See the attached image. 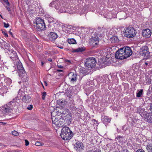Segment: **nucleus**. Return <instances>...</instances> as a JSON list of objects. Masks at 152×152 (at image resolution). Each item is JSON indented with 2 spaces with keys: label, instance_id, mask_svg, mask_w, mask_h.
Wrapping results in <instances>:
<instances>
[{
  "label": "nucleus",
  "instance_id": "f257e3e1",
  "mask_svg": "<svg viewBox=\"0 0 152 152\" xmlns=\"http://www.w3.org/2000/svg\"><path fill=\"white\" fill-rule=\"evenodd\" d=\"M60 135L63 139L67 140H70L72 137L73 133L68 127H64L61 130Z\"/></svg>",
  "mask_w": 152,
  "mask_h": 152
},
{
  "label": "nucleus",
  "instance_id": "f03ea898",
  "mask_svg": "<svg viewBox=\"0 0 152 152\" xmlns=\"http://www.w3.org/2000/svg\"><path fill=\"white\" fill-rule=\"evenodd\" d=\"M34 26L35 28L39 31L45 30L46 28L44 20L39 18L36 19Z\"/></svg>",
  "mask_w": 152,
  "mask_h": 152
},
{
  "label": "nucleus",
  "instance_id": "7ed1b4c3",
  "mask_svg": "<svg viewBox=\"0 0 152 152\" xmlns=\"http://www.w3.org/2000/svg\"><path fill=\"white\" fill-rule=\"evenodd\" d=\"M125 47L121 48L116 52L115 54V58L119 59H124L127 58L125 50Z\"/></svg>",
  "mask_w": 152,
  "mask_h": 152
},
{
  "label": "nucleus",
  "instance_id": "20e7f679",
  "mask_svg": "<svg viewBox=\"0 0 152 152\" xmlns=\"http://www.w3.org/2000/svg\"><path fill=\"white\" fill-rule=\"evenodd\" d=\"M15 100L14 99L7 104L4 105L2 107V109L5 113L10 112L15 106L16 103L15 102Z\"/></svg>",
  "mask_w": 152,
  "mask_h": 152
},
{
  "label": "nucleus",
  "instance_id": "39448f33",
  "mask_svg": "<svg viewBox=\"0 0 152 152\" xmlns=\"http://www.w3.org/2000/svg\"><path fill=\"white\" fill-rule=\"evenodd\" d=\"M95 67H81L80 69V75H85L95 71Z\"/></svg>",
  "mask_w": 152,
  "mask_h": 152
},
{
  "label": "nucleus",
  "instance_id": "423d86ee",
  "mask_svg": "<svg viewBox=\"0 0 152 152\" xmlns=\"http://www.w3.org/2000/svg\"><path fill=\"white\" fill-rule=\"evenodd\" d=\"M136 34L135 31L132 27H127L125 30L124 35L128 38H133Z\"/></svg>",
  "mask_w": 152,
  "mask_h": 152
},
{
  "label": "nucleus",
  "instance_id": "0eeeda50",
  "mask_svg": "<svg viewBox=\"0 0 152 152\" xmlns=\"http://www.w3.org/2000/svg\"><path fill=\"white\" fill-rule=\"evenodd\" d=\"M99 34L96 33L94 37H92L90 39V42L93 47L97 48L99 44Z\"/></svg>",
  "mask_w": 152,
  "mask_h": 152
},
{
  "label": "nucleus",
  "instance_id": "6e6552de",
  "mask_svg": "<svg viewBox=\"0 0 152 152\" xmlns=\"http://www.w3.org/2000/svg\"><path fill=\"white\" fill-rule=\"evenodd\" d=\"M97 63L95 58L94 57H89L86 59L85 66H95Z\"/></svg>",
  "mask_w": 152,
  "mask_h": 152
},
{
  "label": "nucleus",
  "instance_id": "1a4fd4ad",
  "mask_svg": "<svg viewBox=\"0 0 152 152\" xmlns=\"http://www.w3.org/2000/svg\"><path fill=\"white\" fill-rule=\"evenodd\" d=\"M140 53L141 56L144 57L148 56L150 54L148 47L145 46L141 48Z\"/></svg>",
  "mask_w": 152,
  "mask_h": 152
},
{
  "label": "nucleus",
  "instance_id": "9d476101",
  "mask_svg": "<svg viewBox=\"0 0 152 152\" xmlns=\"http://www.w3.org/2000/svg\"><path fill=\"white\" fill-rule=\"evenodd\" d=\"M151 34V30L148 28L143 29L142 32V36L145 38H150Z\"/></svg>",
  "mask_w": 152,
  "mask_h": 152
},
{
  "label": "nucleus",
  "instance_id": "9b49d317",
  "mask_svg": "<svg viewBox=\"0 0 152 152\" xmlns=\"http://www.w3.org/2000/svg\"><path fill=\"white\" fill-rule=\"evenodd\" d=\"M50 7H54L56 9H59L60 8V12H65V11H61V7L60 8V4L58 1H53L49 4Z\"/></svg>",
  "mask_w": 152,
  "mask_h": 152
},
{
  "label": "nucleus",
  "instance_id": "f8f14e48",
  "mask_svg": "<svg viewBox=\"0 0 152 152\" xmlns=\"http://www.w3.org/2000/svg\"><path fill=\"white\" fill-rule=\"evenodd\" d=\"M74 148L75 149L77 152L82 151L84 148L83 143L80 141L77 142L74 145Z\"/></svg>",
  "mask_w": 152,
  "mask_h": 152
},
{
  "label": "nucleus",
  "instance_id": "ddd939ff",
  "mask_svg": "<svg viewBox=\"0 0 152 152\" xmlns=\"http://www.w3.org/2000/svg\"><path fill=\"white\" fill-rule=\"evenodd\" d=\"M48 37L49 40L53 42L58 37V35L55 32H51L48 34Z\"/></svg>",
  "mask_w": 152,
  "mask_h": 152
},
{
  "label": "nucleus",
  "instance_id": "4468645a",
  "mask_svg": "<svg viewBox=\"0 0 152 152\" xmlns=\"http://www.w3.org/2000/svg\"><path fill=\"white\" fill-rule=\"evenodd\" d=\"M69 79L73 83L77 80V75L76 73L71 72L69 74Z\"/></svg>",
  "mask_w": 152,
  "mask_h": 152
},
{
  "label": "nucleus",
  "instance_id": "2eb2a0df",
  "mask_svg": "<svg viewBox=\"0 0 152 152\" xmlns=\"http://www.w3.org/2000/svg\"><path fill=\"white\" fill-rule=\"evenodd\" d=\"M17 71L20 77H23L25 75L26 72L23 67H16Z\"/></svg>",
  "mask_w": 152,
  "mask_h": 152
},
{
  "label": "nucleus",
  "instance_id": "dca6fc26",
  "mask_svg": "<svg viewBox=\"0 0 152 152\" xmlns=\"http://www.w3.org/2000/svg\"><path fill=\"white\" fill-rule=\"evenodd\" d=\"M144 118L145 121L149 123L152 122V114L150 113H146L145 115Z\"/></svg>",
  "mask_w": 152,
  "mask_h": 152
},
{
  "label": "nucleus",
  "instance_id": "f3484780",
  "mask_svg": "<svg viewBox=\"0 0 152 152\" xmlns=\"http://www.w3.org/2000/svg\"><path fill=\"white\" fill-rule=\"evenodd\" d=\"M10 54L9 55L10 56V58L12 60L14 61L18 58L16 52L12 50V51H10Z\"/></svg>",
  "mask_w": 152,
  "mask_h": 152
},
{
  "label": "nucleus",
  "instance_id": "a211bd4d",
  "mask_svg": "<svg viewBox=\"0 0 152 152\" xmlns=\"http://www.w3.org/2000/svg\"><path fill=\"white\" fill-rule=\"evenodd\" d=\"M125 51H126V57L127 58L130 57L132 54V51L130 48L129 47H125Z\"/></svg>",
  "mask_w": 152,
  "mask_h": 152
},
{
  "label": "nucleus",
  "instance_id": "6ab92c4d",
  "mask_svg": "<svg viewBox=\"0 0 152 152\" xmlns=\"http://www.w3.org/2000/svg\"><path fill=\"white\" fill-rule=\"evenodd\" d=\"M31 100V97L28 94H25V95H24L22 98V101L23 102L26 103L29 102Z\"/></svg>",
  "mask_w": 152,
  "mask_h": 152
},
{
  "label": "nucleus",
  "instance_id": "aec40b11",
  "mask_svg": "<svg viewBox=\"0 0 152 152\" xmlns=\"http://www.w3.org/2000/svg\"><path fill=\"white\" fill-rule=\"evenodd\" d=\"M102 121L106 125L110 122V120L109 118L107 116L102 117Z\"/></svg>",
  "mask_w": 152,
  "mask_h": 152
},
{
  "label": "nucleus",
  "instance_id": "412c9836",
  "mask_svg": "<svg viewBox=\"0 0 152 152\" xmlns=\"http://www.w3.org/2000/svg\"><path fill=\"white\" fill-rule=\"evenodd\" d=\"M53 124H54L56 125L59 126L60 124L61 125V124L59 123V121L58 120L57 118L55 117H53L52 118Z\"/></svg>",
  "mask_w": 152,
  "mask_h": 152
},
{
  "label": "nucleus",
  "instance_id": "4be33fe9",
  "mask_svg": "<svg viewBox=\"0 0 152 152\" xmlns=\"http://www.w3.org/2000/svg\"><path fill=\"white\" fill-rule=\"evenodd\" d=\"M14 64L15 66H22V64L18 58L15 60Z\"/></svg>",
  "mask_w": 152,
  "mask_h": 152
},
{
  "label": "nucleus",
  "instance_id": "5701e85b",
  "mask_svg": "<svg viewBox=\"0 0 152 152\" xmlns=\"http://www.w3.org/2000/svg\"><path fill=\"white\" fill-rule=\"evenodd\" d=\"M85 50V48L84 47H80L73 50L74 52H82Z\"/></svg>",
  "mask_w": 152,
  "mask_h": 152
},
{
  "label": "nucleus",
  "instance_id": "b1692460",
  "mask_svg": "<svg viewBox=\"0 0 152 152\" xmlns=\"http://www.w3.org/2000/svg\"><path fill=\"white\" fill-rule=\"evenodd\" d=\"M5 51L8 54H10V51H12V50L10 48V46L9 45H7L6 47L4 49Z\"/></svg>",
  "mask_w": 152,
  "mask_h": 152
},
{
  "label": "nucleus",
  "instance_id": "393cba45",
  "mask_svg": "<svg viewBox=\"0 0 152 152\" xmlns=\"http://www.w3.org/2000/svg\"><path fill=\"white\" fill-rule=\"evenodd\" d=\"M112 42H116L118 41L119 39L116 36L112 37L110 39Z\"/></svg>",
  "mask_w": 152,
  "mask_h": 152
},
{
  "label": "nucleus",
  "instance_id": "a878e982",
  "mask_svg": "<svg viewBox=\"0 0 152 152\" xmlns=\"http://www.w3.org/2000/svg\"><path fill=\"white\" fill-rule=\"evenodd\" d=\"M67 42L70 44H75L76 43V40L73 38L68 39Z\"/></svg>",
  "mask_w": 152,
  "mask_h": 152
},
{
  "label": "nucleus",
  "instance_id": "bb28decb",
  "mask_svg": "<svg viewBox=\"0 0 152 152\" xmlns=\"http://www.w3.org/2000/svg\"><path fill=\"white\" fill-rule=\"evenodd\" d=\"M143 89H142L139 91L138 93H137V96L138 97H140L142 94Z\"/></svg>",
  "mask_w": 152,
  "mask_h": 152
},
{
  "label": "nucleus",
  "instance_id": "cd10ccee",
  "mask_svg": "<svg viewBox=\"0 0 152 152\" xmlns=\"http://www.w3.org/2000/svg\"><path fill=\"white\" fill-rule=\"evenodd\" d=\"M24 94V92L21 89H20L18 92V96L21 97Z\"/></svg>",
  "mask_w": 152,
  "mask_h": 152
},
{
  "label": "nucleus",
  "instance_id": "c85d7f7f",
  "mask_svg": "<svg viewBox=\"0 0 152 152\" xmlns=\"http://www.w3.org/2000/svg\"><path fill=\"white\" fill-rule=\"evenodd\" d=\"M42 95V99L43 100H44L45 99L46 96L47 95L46 93L45 92H41Z\"/></svg>",
  "mask_w": 152,
  "mask_h": 152
},
{
  "label": "nucleus",
  "instance_id": "c756f323",
  "mask_svg": "<svg viewBox=\"0 0 152 152\" xmlns=\"http://www.w3.org/2000/svg\"><path fill=\"white\" fill-rule=\"evenodd\" d=\"M146 149L149 152H151L152 151V147L149 145H147Z\"/></svg>",
  "mask_w": 152,
  "mask_h": 152
},
{
  "label": "nucleus",
  "instance_id": "7c9ffc66",
  "mask_svg": "<svg viewBox=\"0 0 152 152\" xmlns=\"http://www.w3.org/2000/svg\"><path fill=\"white\" fill-rule=\"evenodd\" d=\"M12 134L15 136H18L19 135L18 132L16 131H12Z\"/></svg>",
  "mask_w": 152,
  "mask_h": 152
},
{
  "label": "nucleus",
  "instance_id": "2f4dec72",
  "mask_svg": "<svg viewBox=\"0 0 152 152\" xmlns=\"http://www.w3.org/2000/svg\"><path fill=\"white\" fill-rule=\"evenodd\" d=\"M143 65L144 66H151L150 62H148V61L144 63V64H143Z\"/></svg>",
  "mask_w": 152,
  "mask_h": 152
},
{
  "label": "nucleus",
  "instance_id": "473e14b6",
  "mask_svg": "<svg viewBox=\"0 0 152 152\" xmlns=\"http://www.w3.org/2000/svg\"><path fill=\"white\" fill-rule=\"evenodd\" d=\"M35 145L36 146H40L42 145V143L39 142H36Z\"/></svg>",
  "mask_w": 152,
  "mask_h": 152
},
{
  "label": "nucleus",
  "instance_id": "72a5a7b5",
  "mask_svg": "<svg viewBox=\"0 0 152 152\" xmlns=\"http://www.w3.org/2000/svg\"><path fill=\"white\" fill-rule=\"evenodd\" d=\"M65 62L66 63H67V64L69 65L72 64V62L68 60H65Z\"/></svg>",
  "mask_w": 152,
  "mask_h": 152
},
{
  "label": "nucleus",
  "instance_id": "f704fd0d",
  "mask_svg": "<svg viewBox=\"0 0 152 152\" xmlns=\"http://www.w3.org/2000/svg\"><path fill=\"white\" fill-rule=\"evenodd\" d=\"M2 32L4 35L6 37H8V35L7 33L3 30H2Z\"/></svg>",
  "mask_w": 152,
  "mask_h": 152
},
{
  "label": "nucleus",
  "instance_id": "c9c22d12",
  "mask_svg": "<svg viewBox=\"0 0 152 152\" xmlns=\"http://www.w3.org/2000/svg\"><path fill=\"white\" fill-rule=\"evenodd\" d=\"M33 108V106L32 105H29L28 106V107L27 108V109L29 110H31Z\"/></svg>",
  "mask_w": 152,
  "mask_h": 152
},
{
  "label": "nucleus",
  "instance_id": "e433bc0d",
  "mask_svg": "<svg viewBox=\"0 0 152 152\" xmlns=\"http://www.w3.org/2000/svg\"><path fill=\"white\" fill-rule=\"evenodd\" d=\"M4 2L6 3V4H7L8 6H10V4L8 2V0H3Z\"/></svg>",
  "mask_w": 152,
  "mask_h": 152
},
{
  "label": "nucleus",
  "instance_id": "4c0bfd02",
  "mask_svg": "<svg viewBox=\"0 0 152 152\" xmlns=\"http://www.w3.org/2000/svg\"><path fill=\"white\" fill-rule=\"evenodd\" d=\"M122 137L121 136H118L116 138V139L117 140H118L119 141L120 140H121L120 139H122Z\"/></svg>",
  "mask_w": 152,
  "mask_h": 152
},
{
  "label": "nucleus",
  "instance_id": "58836bf2",
  "mask_svg": "<svg viewBox=\"0 0 152 152\" xmlns=\"http://www.w3.org/2000/svg\"><path fill=\"white\" fill-rule=\"evenodd\" d=\"M68 112V110H66L65 111L62 112L61 114L62 115L66 114Z\"/></svg>",
  "mask_w": 152,
  "mask_h": 152
},
{
  "label": "nucleus",
  "instance_id": "ea45409f",
  "mask_svg": "<svg viewBox=\"0 0 152 152\" xmlns=\"http://www.w3.org/2000/svg\"><path fill=\"white\" fill-rule=\"evenodd\" d=\"M87 152H101V151L99 150H96L95 151H92L91 150H89Z\"/></svg>",
  "mask_w": 152,
  "mask_h": 152
},
{
  "label": "nucleus",
  "instance_id": "a19ab883",
  "mask_svg": "<svg viewBox=\"0 0 152 152\" xmlns=\"http://www.w3.org/2000/svg\"><path fill=\"white\" fill-rule=\"evenodd\" d=\"M4 27L6 28L8 27L9 26V24L8 23H4Z\"/></svg>",
  "mask_w": 152,
  "mask_h": 152
},
{
  "label": "nucleus",
  "instance_id": "79ce46f5",
  "mask_svg": "<svg viewBox=\"0 0 152 152\" xmlns=\"http://www.w3.org/2000/svg\"><path fill=\"white\" fill-rule=\"evenodd\" d=\"M25 145L26 146H27L29 145V142L27 140H25Z\"/></svg>",
  "mask_w": 152,
  "mask_h": 152
},
{
  "label": "nucleus",
  "instance_id": "37998d69",
  "mask_svg": "<svg viewBox=\"0 0 152 152\" xmlns=\"http://www.w3.org/2000/svg\"><path fill=\"white\" fill-rule=\"evenodd\" d=\"M6 7L7 9L10 12V13H11V12L10 8L9 7H8L7 6H6Z\"/></svg>",
  "mask_w": 152,
  "mask_h": 152
},
{
  "label": "nucleus",
  "instance_id": "c03bdc74",
  "mask_svg": "<svg viewBox=\"0 0 152 152\" xmlns=\"http://www.w3.org/2000/svg\"><path fill=\"white\" fill-rule=\"evenodd\" d=\"M136 152H145V151L143 150L139 149L137 150Z\"/></svg>",
  "mask_w": 152,
  "mask_h": 152
},
{
  "label": "nucleus",
  "instance_id": "a18cd8bd",
  "mask_svg": "<svg viewBox=\"0 0 152 152\" xmlns=\"http://www.w3.org/2000/svg\"><path fill=\"white\" fill-rule=\"evenodd\" d=\"M56 72H63V70L61 69H57L56 70Z\"/></svg>",
  "mask_w": 152,
  "mask_h": 152
},
{
  "label": "nucleus",
  "instance_id": "49530a36",
  "mask_svg": "<svg viewBox=\"0 0 152 152\" xmlns=\"http://www.w3.org/2000/svg\"><path fill=\"white\" fill-rule=\"evenodd\" d=\"M149 110L151 111V112L152 113V104L150 105Z\"/></svg>",
  "mask_w": 152,
  "mask_h": 152
},
{
  "label": "nucleus",
  "instance_id": "de8ad7c7",
  "mask_svg": "<svg viewBox=\"0 0 152 152\" xmlns=\"http://www.w3.org/2000/svg\"><path fill=\"white\" fill-rule=\"evenodd\" d=\"M88 114H89L87 112H85V115H86V116H88Z\"/></svg>",
  "mask_w": 152,
  "mask_h": 152
},
{
  "label": "nucleus",
  "instance_id": "09e8293b",
  "mask_svg": "<svg viewBox=\"0 0 152 152\" xmlns=\"http://www.w3.org/2000/svg\"><path fill=\"white\" fill-rule=\"evenodd\" d=\"M44 84L45 86H47V83L46 81L44 82Z\"/></svg>",
  "mask_w": 152,
  "mask_h": 152
},
{
  "label": "nucleus",
  "instance_id": "8fccbe9b",
  "mask_svg": "<svg viewBox=\"0 0 152 152\" xmlns=\"http://www.w3.org/2000/svg\"><path fill=\"white\" fill-rule=\"evenodd\" d=\"M48 60L49 61H52V60L51 58H49L48 59Z\"/></svg>",
  "mask_w": 152,
  "mask_h": 152
},
{
  "label": "nucleus",
  "instance_id": "3c124183",
  "mask_svg": "<svg viewBox=\"0 0 152 152\" xmlns=\"http://www.w3.org/2000/svg\"><path fill=\"white\" fill-rule=\"evenodd\" d=\"M122 152H129L127 150H124L122 151Z\"/></svg>",
  "mask_w": 152,
  "mask_h": 152
},
{
  "label": "nucleus",
  "instance_id": "603ef678",
  "mask_svg": "<svg viewBox=\"0 0 152 152\" xmlns=\"http://www.w3.org/2000/svg\"><path fill=\"white\" fill-rule=\"evenodd\" d=\"M43 64H44V63L43 62L41 61V66H43Z\"/></svg>",
  "mask_w": 152,
  "mask_h": 152
},
{
  "label": "nucleus",
  "instance_id": "864d4df0",
  "mask_svg": "<svg viewBox=\"0 0 152 152\" xmlns=\"http://www.w3.org/2000/svg\"><path fill=\"white\" fill-rule=\"evenodd\" d=\"M9 32L10 34L12 35V33L10 31Z\"/></svg>",
  "mask_w": 152,
  "mask_h": 152
},
{
  "label": "nucleus",
  "instance_id": "5fc2aeb1",
  "mask_svg": "<svg viewBox=\"0 0 152 152\" xmlns=\"http://www.w3.org/2000/svg\"><path fill=\"white\" fill-rule=\"evenodd\" d=\"M59 48H61V49H63V47L62 46V47H59Z\"/></svg>",
  "mask_w": 152,
  "mask_h": 152
},
{
  "label": "nucleus",
  "instance_id": "6e6d98bb",
  "mask_svg": "<svg viewBox=\"0 0 152 152\" xmlns=\"http://www.w3.org/2000/svg\"><path fill=\"white\" fill-rule=\"evenodd\" d=\"M113 29L112 28V29L110 31H113Z\"/></svg>",
  "mask_w": 152,
  "mask_h": 152
},
{
  "label": "nucleus",
  "instance_id": "4d7b16f0",
  "mask_svg": "<svg viewBox=\"0 0 152 152\" xmlns=\"http://www.w3.org/2000/svg\"><path fill=\"white\" fill-rule=\"evenodd\" d=\"M111 33H112L113 34H115V33H114V32H113V33H112V32H111Z\"/></svg>",
  "mask_w": 152,
  "mask_h": 152
},
{
  "label": "nucleus",
  "instance_id": "13d9d810",
  "mask_svg": "<svg viewBox=\"0 0 152 152\" xmlns=\"http://www.w3.org/2000/svg\"><path fill=\"white\" fill-rule=\"evenodd\" d=\"M149 83H151V80H150Z\"/></svg>",
  "mask_w": 152,
  "mask_h": 152
},
{
  "label": "nucleus",
  "instance_id": "bf43d9fd",
  "mask_svg": "<svg viewBox=\"0 0 152 152\" xmlns=\"http://www.w3.org/2000/svg\"><path fill=\"white\" fill-rule=\"evenodd\" d=\"M60 68H63V67H59Z\"/></svg>",
  "mask_w": 152,
  "mask_h": 152
},
{
  "label": "nucleus",
  "instance_id": "052dcab7",
  "mask_svg": "<svg viewBox=\"0 0 152 152\" xmlns=\"http://www.w3.org/2000/svg\"><path fill=\"white\" fill-rule=\"evenodd\" d=\"M125 126H124L123 127V128H124V127H125Z\"/></svg>",
  "mask_w": 152,
  "mask_h": 152
},
{
  "label": "nucleus",
  "instance_id": "680f3d73",
  "mask_svg": "<svg viewBox=\"0 0 152 152\" xmlns=\"http://www.w3.org/2000/svg\"><path fill=\"white\" fill-rule=\"evenodd\" d=\"M60 67L62 66H59Z\"/></svg>",
  "mask_w": 152,
  "mask_h": 152
},
{
  "label": "nucleus",
  "instance_id": "e2e57ef3",
  "mask_svg": "<svg viewBox=\"0 0 152 152\" xmlns=\"http://www.w3.org/2000/svg\"><path fill=\"white\" fill-rule=\"evenodd\" d=\"M8 79L9 80H10V79H9V78H8Z\"/></svg>",
  "mask_w": 152,
  "mask_h": 152
},
{
  "label": "nucleus",
  "instance_id": "0e129e2a",
  "mask_svg": "<svg viewBox=\"0 0 152 152\" xmlns=\"http://www.w3.org/2000/svg\"><path fill=\"white\" fill-rule=\"evenodd\" d=\"M1 143H0V145H1Z\"/></svg>",
  "mask_w": 152,
  "mask_h": 152
}]
</instances>
